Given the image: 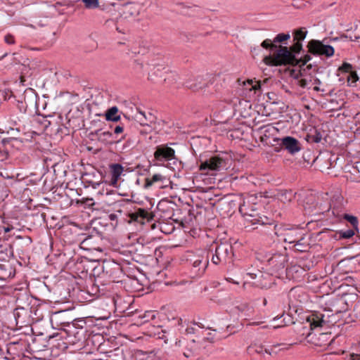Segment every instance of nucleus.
<instances>
[{"label":"nucleus","instance_id":"obj_1","mask_svg":"<svg viewBox=\"0 0 360 360\" xmlns=\"http://www.w3.org/2000/svg\"><path fill=\"white\" fill-rule=\"evenodd\" d=\"M293 41L294 44L290 49L287 46L279 45V49L276 52L264 57V63L271 66L296 65L299 64L304 65L307 64L311 59V56L305 54L300 59H297L296 55L302 51V44L300 41Z\"/></svg>","mask_w":360,"mask_h":360},{"label":"nucleus","instance_id":"obj_2","mask_svg":"<svg viewBox=\"0 0 360 360\" xmlns=\"http://www.w3.org/2000/svg\"><path fill=\"white\" fill-rule=\"evenodd\" d=\"M261 232L271 235L274 233L281 240L285 243L293 244L296 240L302 239V236L305 234L306 231L298 226H290L288 225H275L271 224H265L264 222L261 224Z\"/></svg>","mask_w":360,"mask_h":360},{"label":"nucleus","instance_id":"obj_3","mask_svg":"<svg viewBox=\"0 0 360 360\" xmlns=\"http://www.w3.org/2000/svg\"><path fill=\"white\" fill-rule=\"evenodd\" d=\"M258 210L257 198L254 195L244 198L243 203L239 207L241 214L252 224H258L261 221L262 217L258 214Z\"/></svg>","mask_w":360,"mask_h":360},{"label":"nucleus","instance_id":"obj_4","mask_svg":"<svg viewBox=\"0 0 360 360\" xmlns=\"http://www.w3.org/2000/svg\"><path fill=\"white\" fill-rule=\"evenodd\" d=\"M202 257L197 255L191 251L186 252L181 257V264L184 265L185 269H191L190 276L195 278L200 276L205 272L207 261L205 262L204 266L200 267Z\"/></svg>","mask_w":360,"mask_h":360},{"label":"nucleus","instance_id":"obj_5","mask_svg":"<svg viewBox=\"0 0 360 360\" xmlns=\"http://www.w3.org/2000/svg\"><path fill=\"white\" fill-rule=\"evenodd\" d=\"M233 257V247L228 243L217 245L215 252L212 255V262L214 264H230Z\"/></svg>","mask_w":360,"mask_h":360},{"label":"nucleus","instance_id":"obj_6","mask_svg":"<svg viewBox=\"0 0 360 360\" xmlns=\"http://www.w3.org/2000/svg\"><path fill=\"white\" fill-rule=\"evenodd\" d=\"M32 306L17 307L13 311L16 326L19 328L30 326L33 323Z\"/></svg>","mask_w":360,"mask_h":360},{"label":"nucleus","instance_id":"obj_7","mask_svg":"<svg viewBox=\"0 0 360 360\" xmlns=\"http://www.w3.org/2000/svg\"><path fill=\"white\" fill-rule=\"evenodd\" d=\"M227 158L221 155H214L210 158L202 161L200 165V170L208 173L210 171H219L225 169L227 165Z\"/></svg>","mask_w":360,"mask_h":360},{"label":"nucleus","instance_id":"obj_8","mask_svg":"<svg viewBox=\"0 0 360 360\" xmlns=\"http://www.w3.org/2000/svg\"><path fill=\"white\" fill-rule=\"evenodd\" d=\"M22 146V141L19 137H8L3 139L0 145V161H5L8 158L11 153V149L13 147L20 148Z\"/></svg>","mask_w":360,"mask_h":360},{"label":"nucleus","instance_id":"obj_9","mask_svg":"<svg viewBox=\"0 0 360 360\" xmlns=\"http://www.w3.org/2000/svg\"><path fill=\"white\" fill-rule=\"evenodd\" d=\"M308 52L315 56H324L331 57L334 55V48L330 45H325L321 41L311 39L307 44Z\"/></svg>","mask_w":360,"mask_h":360},{"label":"nucleus","instance_id":"obj_10","mask_svg":"<svg viewBox=\"0 0 360 360\" xmlns=\"http://www.w3.org/2000/svg\"><path fill=\"white\" fill-rule=\"evenodd\" d=\"M186 213L187 216H185L184 219H181V228L189 229L188 232L191 235L195 233V230L193 229L192 227L195 221V216L192 212L191 207L188 202L181 203V214ZM184 232H187V230L184 229Z\"/></svg>","mask_w":360,"mask_h":360},{"label":"nucleus","instance_id":"obj_11","mask_svg":"<svg viewBox=\"0 0 360 360\" xmlns=\"http://www.w3.org/2000/svg\"><path fill=\"white\" fill-rule=\"evenodd\" d=\"M103 273L112 281L121 278L122 275V267L120 264L114 261H104L102 265Z\"/></svg>","mask_w":360,"mask_h":360},{"label":"nucleus","instance_id":"obj_12","mask_svg":"<svg viewBox=\"0 0 360 360\" xmlns=\"http://www.w3.org/2000/svg\"><path fill=\"white\" fill-rule=\"evenodd\" d=\"M89 136L95 137L99 142L105 145H112L121 141L110 131H103L101 129L91 131Z\"/></svg>","mask_w":360,"mask_h":360},{"label":"nucleus","instance_id":"obj_13","mask_svg":"<svg viewBox=\"0 0 360 360\" xmlns=\"http://www.w3.org/2000/svg\"><path fill=\"white\" fill-rule=\"evenodd\" d=\"M328 319L329 316L326 317L325 314L320 311H314L307 316V321L309 323L310 328L313 329L328 326L330 323Z\"/></svg>","mask_w":360,"mask_h":360},{"label":"nucleus","instance_id":"obj_14","mask_svg":"<svg viewBox=\"0 0 360 360\" xmlns=\"http://www.w3.org/2000/svg\"><path fill=\"white\" fill-rule=\"evenodd\" d=\"M280 145L290 154H295L301 150V144L297 139L292 136L278 139Z\"/></svg>","mask_w":360,"mask_h":360},{"label":"nucleus","instance_id":"obj_15","mask_svg":"<svg viewBox=\"0 0 360 360\" xmlns=\"http://www.w3.org/2000/svg\"><path fill=\"white\" fill-rule=\"evenodd\" d=\"M334 338L332 336L331 333H319L315 334L311 338L312 342L317 347L326 348L330 345Z\"/></svg>","mask_w":360,"mask_h":360},{"label":"nucleus","instance_id":"obj_16","mask_svg":"<svg viewBox=\"0 0 360 360\" xmlns=\"http://www.w3.org/2000/svg\"><path fill=\"white\" fill-rule=\"evenodd\" d=\"M154 157L158 161L170 160L174 157V150L167 146H159L156 148Z\"/></svg>","mask_w":360,"mask_h":360},{"label":"nucleus","instance_id":"obj_17","mask_svg":"<svg viewBox=\"0 0 360 360\" xmlns=\"http://www.w3.org/2000/svg\"><path fill=\"white\" fill-rule=\"evenodd\" d=\"M186 86L193 91H198L206 86L202 76H191L184 82Z\"/></svg>","mask_w":360,"mask_h":360},{"label":"nucleus","instance_id":"obj_18","mask_svg":"<svg viewBox=\"0 0 360 360\" xmlns=\"http://www.w3.org/2000/svg\"><path fill=\"white\" fill-rule=\"evenodd\" d=\"M130 217L134 221L144 224L143 220L150 221L153 218V214L145 209L139 208L130 214Z\"/></svg>","mask_w":360,"mask_h":360},{"label":"nucleus","instance_id":"obj_19","mask_svg":"<svg viewBox=\"0 0 360 360\" xmlns=\"http://www.w3.org/2000/svg\"><path fill=\"white\" fill-rule=\"evenodd\" d=\"M286 261V257L282 254H275L268 259L269 264L275 270L283 269Z\"/></svg>","mask_w":360,"mask_h":360},{"label":"nucleus","instance_id":"obj_20","mask_svg":"<svg viewBox=\"0 0 360 360\" xmlns=\"http://www.w3.org/2000/svg\"><path fill=\"white\" fill-rule=\"evenodd\" d=\"M84 238L80 239V248L87 250H96L98 238L92 235H84Z\"/></svg>","mask_w":360,"mask_h":360},{"label":"nucleus","instance_id":"obj_21","mask_svg":"<svg viewBox=\"0 0 360 360\" xmlns=\"http://www.w3.org/2000/svg\"><path fill=\"white\" fill-rule=\"evenodd\" d=\"M66 314V311H59L55 312L51 317V323L53 324L55 323L57 327L69 325L71 321L70 319L67 320L65 319Z\"/></svg>","mask_w":360,"mask_h":360},{"label":"nucleus","instance_id":"obj_22","mask_svg":"<svg viewBox=\"0 0 360 360\" xmlns=\"http://www.w3.org/2000/svg\"><path fill=\"white\" fill-rule=\"evenodd\" d=\"M324 136L325 131L323 130L314 128L307 134L305 139L308 143H318L321 141Z\"/></svg>","mask_w":360,"mask_h":360},{"label":"nucleus","instance_id":"obj_23","mask_svg":"<svg viewBox=\"0 0 360 360\" xmlns=\"http://www.w3.org/2000/svg\"><path fill=\"white\" fill-rule=\"evenodd\" d=\"M137 120L143 126H149L155 122L156 117L150 112L146 114L145 112L139 111L136 115Z\"/></svg>","mask_w":360,"mask_h":360},{"label":"nucleus","instance_id":"obj_24","mask_svg":"<svg viewBox=\"0 0 360 360\" xmlns=\"http://www.w3.org/2000/svg\"><path fill=\"white\" fill-rule=\"evenodd\" d=\"M111 174V185H116L118 179L124 172V167L119 163L112 164L110 166Z\"/></svg>","mask_w":360,"mask_h":360},{"label":"nucleus","instance_id":"obj_25","mask_svg":"<svg viewBox=\"0 0 360 360\" xmlns=\"http://www.w3.org/2000/svg\"><path fill=\"white\" fill-rule=\"evenodd\" d=\"M307 233L302 236L301 240H296V243H294V248L295 250L304 252L309 250L310 248L309 243L308 240L306 239Z\"/></svg>","mask_w":360,"mask_h":360},{"label":"nucleus","instance_id":"obj_26","mask_svg":"<svg viewBox=\"0 0 360 360\" xmlns=\"http://www.w3.org/2000/svg\"><path fill=\"white\" fill-rule=\"evenodd\" d=\"M165 179V176L160 174H153L151 177L148 176L145 179L144 188H148L155 184L162 182Z\"/></svg>","mask_w":360,"mask_h":360},{"label":"nucleus","instance_id":"obj_27","mask_svg":"<svg viewBox=\"0 0 360 360\" xmlns=\"http://www.w3.org/2000/svg\"><path fill=\"white\" fill-rule=\"evenodd\" d=\"M266 348L261 344L254 343L251 344L248 347V352L250 354H257L261 356L265 354Z\"/></svg>","mask_w":360,"mask_h":360},{"label":"nucleus","instance_id":"obj_28","mask_svg":"<svg viewBox=\"0 0 360 360\" xmlns=\"http://www.w3.org/2000/svg\"><path fill=\"white\" fill-rule=\"evenodd\" d=\"M118 108L113 106L109 108L105 112V118L108 121L117 122L120 119V116L117 115Z\"/></svg>","mask_w":360,"mask_h":360},{"label":"nucleus","instance_id":"obj_29","mask_svg":"<svg viewBox=\"0 0 360 360\" xmlns=\"http://www.w3.org/2000/svg\"><path fill=\"white\" fill-rule=\"evenodd\" d=\"M11 277V266L10 265L0 264V280L6 281Z\"/></svg>","mask_w":360,"mask_h":360},{"label":"nucleus","instance_id":"obj_30","mask_svg":"<svg viewBox=\"0 0 360 360\" xmlns=\"http://www.w3.org/2000/svg\"><path fill=\"white\" fill-rule=\"evenodd\" d=\"M307 31L305 27H301L298 30H295L292 32L293 41L302 42L306 37Z\"/></svg>","mask_w":360,"mask_h":360},{"label":"nucleus","instance_id":"obj_31","mask_svg":"<svg viewBox=\"0 0 360 360\" xmlns=\"http://www.w3.org/2000/svg\"><path fill=\"white\" fill-rule=\"evenodd\" d=\"M262 47L266 49H269L271 51H274V53L279 49V46L274 44V40L266 39L261 44Z\"/></svg>","mask_w":360,"mask_h":360},{"label":"nucleus","instance_id":"obj_32","mask_svg":"<svg viewBox=\"0 0 360 360\" xmlns=\"http://www.w3.org/2000/svg\"><path fill=\"white\" fill-rule=\"evenodd\" d=\"M343 219L349 222L352 227L354 228V229L356 231V233H359V221L356 217L348 214H345L343 216Z\"/></svg>","mask_w":360,"mask_h":360},{"label":"nucleus","instance_id":"obj_33","mask_svg":"<svg viewBox=\"0 0 360 360\" xmlns=\"http://www.w3.org/2000/svg\"><path fill=\"white\" fill-rule=\"evenodd\" d=\"M359 77L355 70H352L347 75V80L349 86H354Z\"/></svg>","mask_w":360,"mask_h":360},{"label":"nucleus","instance_id":"obj_34","mask_svg":"<svg viewBox=\"0 0 360 360\" xmlns=\"http://www.w3.org/2000/svg\"><path fill=\"white\" fill-rule=\"evenodd\" d=\"M356 233V231L354 229H348L347 231H339L336 233V234L339 235L340 239H347L352 238L353 236L355 235Z\"/></svg>","mask_w":360,"mask_h":360},{"label":"nucleus","instance_id":"obj_35","mask_svg":"<svg viewBox=\"0 0 360 360\" xmlns=\"http://www.w3.org/2000/svg\"><path fill=\"white\" fill-rule=\"evenodd\" d=\"M86 9H95L99 7V0H81Z\"/></svg>","mask_w":360,"mask_h":360},{"label":"nucleus","instance_id":"obj_36","mask_svg":"<svg viewBox=\"0 0 360 360\" xmlns=\"http://www.w3.org/2000/svg\"><path fill=\"white\" fill-rule=\"evenodd\" d=\"M353 70L352 65L347 62H344L341 66H340L338 69V75H339V72L341 73H350Z\"/></svg>","mask_w":360,"mask_h":360},{"label":"nucleus","instance_id":"obj_37","mask_svg":"<svg viewBox=\"0 0 360 360\" xmlns=\"http://www.w3.org/2000/svg\"><path fill=\"white\" fill-rule=\"evenodd\" d=\"M293 198H294V194L292 193V192L291 191H285L281 192L280 194V200L283 202H285V201L290 202Z\"/></svg>","mask_w":360,"mask_h":360},{"label":"nucleus","instance_id":"obj_38","mask_svg":"<svg viewBox=\"0 0 360 360\" xmlns=\"http://www.w3.org/2000/svg\"><path fill=\"white\" fill-rule=\"evenodd\" d=\"M290 38V35L289 33H281L276 36V37L274 39V42L276 44V43H283L285 41L288 40Z\"/></svg>","mask_w":360,"mask_h":360},{"label":"nucleus","instance_id":"obj_39","mask_svg":"<svg viewBox=\"0 0 360 360\" xmlns=\"http://www.w3.org/2000/svg\"><path fill=\"white\" fill-rule=\"evenodd\" d=\"M281 317H283V324L282 326H287L295 323L293 317L288 314H285L284 311H283Z\"/></svg>","mask_w":360,"mask_h":360},{"label":"nucleus","instance_id":"obj_40","mask_svg":"<svg viewBox=\"0 0 360 360\" xmlns=\"http://www.w3.org/2000/svg\"><path fill=\"white\" fill-rule=\"evenodd\" d=\"M22 60H23V57L21 55H20L18 53H14L13 54V58L11 60V65H18V64H22L23 62Z\"/></svg>","mask_w":360,"mask_h":360},{"label":"nucleus","instance_id":"obj_41","mask_svg":"<svg viewBox=\"0 0 360 360\" xmlns=\"http://www.w3.org/2000/svg\"><path fill=\"white\" fill-rule=\"evenodd\" d=\"M32 312H33V321L34 320H39L41 319L43 317L42 314L39 313V309H38L37 307L32 306Z\"/></svg>","mask_w":360,"mask_h":360},{"label":"nucleus","instance_id":"obj_42","mask_svg":"<svg viewBox=\"0 0 360 360\" xmlns=\"http://www.w3.org/2000/svg\"><path fill=\"white\" fill-rule=\"evenodd\" d=\"M7 195L8 193L6 186L3 181H0V198H3Z\"/></svg>","mask_w":360,"mask_h":360},{"label":"nucleus","instance_id":"obj_43","mask_svg":"<svg viewBox=\"0 0 360 360\" xmlns=\"http://www.w3.org/2000/svg\"><path fill=\"white\" fill-rule=\"evenodd\" d=\"M133 68L136 72L141 73L142 72L143 68V64L139 62L138 60H136L134 63Z\"/></svg>","mask_w":360,"mask_h":360},{"label":"nucleus","instance_id":"obj_44","mask_svg":"<svg viewBox=\"0 0 360 360\" xmlns=\"http://www.w3.org/2000/svg\"><path fill=\"white\" fill-rule=\"evenodd\" d=\"M280 345H281L280 344H278V345H272L269 349L266 348L265 354H266L269 356L276 355L277 354V352L275 350V349L277 347H279Z\"/></svg>","mask_w":360,"mask_h":360},{"label":"nucleus","instance_id":"obj_45","mask_svg":"<svg viewBox=\"0 0 360 360\" xmlns=\"http://www.w3.org/2000/svg\"><path fill=\"white\" fill-rule=\"evenodd\" d=\"M354 316L357 318L360 319V302H357L353 309Z\"/></svg>","mask_w":360,"mask_h":360},{"label":"nucleus","instance_id":"obj_46","mask_svg":"<svg viewBox=\"0 0 360 360\" xmlns=\"http://www.w3.org/2000/svg\"><path fill=\"white\" fill-rule=\"evenodd\" d=\"M4 41L8 44H14L15 42L14 37L11 34H7L5 36Z\"/></svg>","mask_w":360,"mask_h":360},{"label":"nucleus","instance_id":"obj_47","mask_svg":"<svg viewBox=\"0 0 360 360\" xmlns=\"http://www.w3.org/2000/svg\"><path fill=\"white\" fill-rule=\"evenodd\" d=\"M248 84L251 85L252 87L250 89V90L254 89L255 91L260 89L261 84L259 82H255V84L252 85L253 81L252 79H248L246 82Z\"/></svg>","mask_w":360,"mask_h":360},{"label":"nucleus","instance_id":"obj_48","mask_svg":"<svg viewBox=\"0 0 360 360\" xmlns=\"http://www.w3.org/2000/svg\"><path fill=\"white\" fill-rule=\"evenodd\" d=\"M82 203H83L85 206L88 207H91L94 205V200L92 198H85L82 200Z\"/></svg>","mask_w":360,"mask_h":360},{"label":"nucleus","instance_id":"obj_49","mask_svg":"<svg viewBox=\"0 0 360 360\" xmlns=\"http://www.w3.org/2000/svg\"><path fill=\"white\" fill-rule=\"evenodd\" d=\"M48 20H45L44 22H42V20H39L38 22H36V24L34 25H33V27L34 28H37V27H42L44 26H46L48 25Z\"/></svg>","mask_w":360,"mask_h":360},{"label":"nucleus","instance_id":"obj_50","mask_svg":"<svg viewBox=\"0 0 360 360\" xmlns=\"http://www.w3.org/2000/svg\"><path fill=\"white\" fill-rule=\"evenodd\" d=\"M10 131H14V129L12 127H0V133H7L9 134Z\"/></svg>","mask_w":360,"mask_h":360},{"label":"nucleus","instance_id":"obj_51","mask_svg":"<svg viewBox=\"0 0 360 360\" xmlns=\"http://www.w3.org/2000/svg\"><path fill=\"white\" fill-rule=\"evenodd\" d=\"M349 360H360V354L352 352L349 354Z\"/></svg>","mask_w":360,"mask_h":360},{"label":"nucleus","instance_id":"obj_52","mask_svg":"<svg viewBox=\"0 0 360 360\" xmlns=\"http://www.w3.org/2000/svg\"><path fill=\"white\" fill-rule=\"evenodd\" d=\"M341 38L342 39H349V41H357L359 39H360V37L359 36H356V35H354V37H352V36L347 37V35H342Z\"/></svg>","mask_w":360,"mask_h":360},{"label":"nucleus","instance_id":"obj_53","mask_svg":"<svg viewBox=\"0 0 360 360\" xmlns=\"http://www.w3.org/2000/svg\"><path fill=\"white\" fill-rule=\"evenodd\" d=\"M195 328L193 327H190V326H187L186 328L185 329V333H186V335H193L195 333Z\"/></svg>","mask_w":360,"mask_h":360},{"label":"nucleus","instance_id":"obj_54","mask_svg":"<svg viewBox=\"0 0 360 360\" xmlns=\"http://www.w3.org/2000/svg\"><path fill=\"white\" fill-rule=\"evenodd\" d=\"M124 129H123V127L122 126H116L115 128L114 129V134H119L120 133H122Z\"/></svg>","mask_w":360,"mask_h":360},{"label":"nucleus","instance_id":"obj_55","mask_svg":"<svg viewBox=\"0 0 360 360\" xmlns=\"http://www.w3.org/2000/svg\"><path fill=\"white\" fill-rule=\"evenodd\" d=\"M298 82L299 85L302 88H305L307 86V81L305 79H301Z\"/></svg>","mask_w":360,"mask_h":360},{"label":"nucleus","instance_id":"obj_56","mask_svg":"<svg viewBox=\"0 0 360 360\" xmlns=\"http://www.w3.org/2000/svg\"><path fill=\"white\" fill-rule=\"evenodd\" d=\"M133 8H134V6L132 5H129L125 7L126 11H127L128 13H130V14H133V13L131 12V10Z\"/></svg>","mask_w":360,"mask_h":360},{"label":"nucleus","instance_id":"obj_57","mask_svg":"<svg viewBox=\"0 0 360 360\" xmlns=\"http://www.w3.org/2000/svg\"><path fill=\"white\" fill-rule=\"evenodd\" d=\"M18 132H19L18 129H14V131H10V133H9V134H11V137H16V136H15V135H16V134H17V133H18Z\"/></svg>","mask_w":360,"mask_h":360},{"label":"nucleus","instance_id":"obj_58","mask_svg":"<svg viewBox=\"0 0 360 360\" xmlns=\"http://www.w3.org/2000/svg\"><path fill=\"white\" fill-rule=\"evenodd\" d=\"M117 218V215L115 213L110 214L109 215V219L112 221L115 220Z\"/></svg>","mask_w":360,"mask_h":360},{"label":"nucleus","instance_id":"obj_59","mask_svg":"<svg viewBox=\"0 0 360 360\" xmlns=\"http://www.w3.org/2000/svg\"><path fill=\"white\" fill-rule=\"evenodd\" d=\"M4 229L5 232H9L11 229H13V227L8 226L6 227H4Z\"/></svg>","mask_w":360,"mask_h":360},{"label":"nucleus","instance_id":"obj_60","mask_svg":"<svg viewBox=\"0 0 360 360\" xmlns=\"http://www.w3.org/2000/svg\"><path fill=\"white\" fill-rule=\"evenodd\" d=\"M227 280H228L229 281H230V282H233V283L238 284V282H235V281H232V279H231V278H228Z\"/></svg>","mask_w":360,"mask_h":360},{"label":"nucleus","instance_id":"obj_61","mask_svg":"<svg viewBox=\"0 0 360 360\" xmlns=\"http://www.w3.org/2000/svg\"><path fill=\"white\" fill-rule=\"evenodd\" d=\"M356 354H360V347L356 349Z\"/></svg>","mask_w":360,"mask_h":360},{"label":"nucleus","instance_id":"obj_62","mask_svg":"<svg viewBox=\"0 0 360 360\" xmlns=\"http://www.w3.org/2000/svg\"><path fill=\"white\" fill-rule=\"evenodd\" d=\"M8 55L7 53H4L1 57V59L4 58V57H6V56Z\"/></svg>","mask_w":360,"mask_h":360},{"label":"nucleus","instance_id":"obj_63","mask_svg":"<svg viewBox=\"0 0 360 360\" xmlns=\"http://www.w3.org/2000/svg\"><path fill=\"white\" fill-rule=\"evenodd\" d=\"M266 302H266V299H264V305H266Z\"/></svg>","mask_w":360,"mask_h":360},{"label":"nucleus","instance_id":"obj_64","mask_svg":"<svg viewBox=\"0 0 360 360\" xmlns=\"http://www.w3.org/2000/svg\"><path fill=\"white\" fill-rule=\"evenodd\" d=\"M191 340L192 342H193V343L195 342V340L193 338H191Z\"/></svg>","mask_w":360,"mask_h":360}]
</instances>
